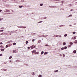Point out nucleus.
<instances>
[{"mask_svg": "<svg viewBox=\"0 0 77 77\" xmlns=\"http://www.w3.org/2000/svg\"><path fill=\"white\" fill-rule=\"evenodd\" d=\"M32 54H35L36 52V50H33L32 51H31Z\"/></svg>", "mask_w": 77, "mask_h": 77, "instance_id": "1", "label": "nucleus"}, {"mask_svg": "<svg viewBox=\"0 0 77 77\" xmlns=\"http://www.w3.org/2000/svg\"><path fill=\"white\" fill-rule=\"evenodd\" d=\"M35 46L34 45H32V46H30V48L31 49H33L35 48Z\"/></svg>", "mask_w": 77, "mask_h": 77, "instance_id": "2", "label": "nucleus"}, {"mask_svg": "<svg viewBox=\"0 0 77 77\" xmlns=\"http://www.w3.org/2000/svg\"><path fill=\"white\" fill-rule=\"evenodd\" d=\"M58 36H59V38H60V37H61L62 36H61L60 35L59 36V35H55L54 36V38H55L56 37H58Z\"/></svg>", "mask_w": 77, "mask_h": 77, "instance_id": "3", "label": "nucleus"}, {"mask_svg": "<svg viewBox=\"0 0 77 77\" xmlns=\"http://www.w3.org/2000/svg\"><path fill=\"white\" fill-rule=\"evenodd\" d=\"M17 49L15 48H14L13 50V52L14 53H17Z\"/></svg>", "mask_w": 77, "mask_h": 77, "instance_id": "4", "label": "nucleus"}, {"mask_svg": "<svg viewBox=\"0 0 77 77\" xmlns=\"http://www.w3.org/2000/svg\"><path fill=\"white\" fill-rule=\"evenodd\" d=\"M77 38V37L76 36H73L72 37V39H75Z\"/></svg>", "mask_w": 77, "mask_h": 77, "instance_id": "5", "label": "nucleus"}, {"mask_svg": "<svg viewBox=\"0 0 77 77\" xmlns=\"http://www.w3.org/2000/svg\"><path fill=\"white\" fill-rule=\"evenodd\" d=\"M5 11L7 12H9L11 11V10L8 9H5Z\"/></svg>", "mask_w": 77, "mask_h": 77, "instance_id": "6", "label": "nucleus"}, {"mask_svg": "<svg viewBox=\"0 0 77 77\" xmlns=\"http://www.w3.org/2000/svg\"><path fill=\"white\" fill-rule=\"evenodd\" d=\"M8 47H11V46H12V44H9L8 45Z\"/></svg>", "mask_w": 77, "mask_h": 77, "instance_id": "7", "label": "nucleus"}, {"mask_svg": "<svg viewBox=\"0 0 77 77\" xmlns=\"http://www.w3.org/2000/svg\"><path fill=\"white\" fill-rule=\"evenodd\" d=\"M69 44L71 46L73 44V43L72 42H70L69 43Z\"/></svg>", "mask_w": 77, "mask_h": 77, "instance_id": "8", "label": "nucleus"}, {"mask_svg": "<svg viewBox=\"0 0 77 77\" xmlns=\"http://www.w3.org/2000/svg\"><path fill=\"white\" fill-rule=\"evenodd\" d=\"M49 7H50V8H57V7L56 6H49Z\"/></svg>", "mask_w": 77, "mask_h": 77, "instance_id": "9", "label": "nucleus"}, {"mask_svg": "<svg viewBox=\"0 0 77 77\" xmlns=\"http://www.w3.org/2000/svg\"><path fill=\"white\" fill-rule=\"evenodd\" d=\"M22 28H23V29H26V26H21Z\"/></svg>", "mask_w": 77, "mask_h": 77, "instance_id": "10", "label": "nucleus"}, {"mask_svg": "<svg viewBox=\"0 0 77 77\" xmlns=\"http://www.w3.org/2000/svg\"><path fill=\"white\" fill-rule=\"evenodd\" d=\"M0 50L1 51H5V49H4L1 48V49Z\"/></svg>", "mask_w": 77, "mask_h": 77, "instance_id": "11", "label": "nucleus"}, {"mask_svg": "<svg viewBox=\"0 0 77 77\" xmlns=\"http://www.w3.org/2000/svg\"><path fill=\"white\" fill-rule=\"evenodd\" d=\"M74 43L76 44H77V40H75L74 42Z\"/></svg>", "mask_w": 77, "mask_h": 77, "instance_id": "12", "label": "nucleus"}, {"mask_svg": "<svg viewBox=\"0 0 77 77\" xmlns=\"http://www.w3.org/2000/svg\"><path fill=\"white\" fill-rule=\"evenodd\" d=\"M76 52H77V51H76L75 50H74L73 51V53L75 54V53H76Z\"/></svg>", "mask_w": 77, "mask_h": 77, "instance_id": "13", "label": "nucleus"}, {"mask_svg": "<svg viewBox=\"0 0 77 77\" xmlns=\"http://www.w3.org/2000/svg\"><path fill=\"white\" fill-rule=\"evenodd\" d=\"M67 36L68 34H66L64 35V37H66V36Z\"/></svg>", "mask_w": 77, "mask_h": 77, "instance_id": "14", "label": "nucleus"}, {"mask_svg": "<svg viewBox=\"0 0 77 77\" xmlns=\"http://www.w3.org/2000/svg\"><path fill=\"white\" fill-rule=\"evenodd\" d=\"M39 54V52L38 51H37V52H36L35 54Z\"/></svg>", "mask_w": 77, "mask_h": 77, "instance_id": "15", "label": "nucleus"}, {"mask_svg": "<svg viewBox=\"0 0 77 77\" xmlns=\"http://www.w3.org/2000/svg\"><path fill=\"white\" fill-rule=\"evenodd\" d=\"M12 42V41L11 40L10 41H8L7 42V43H10L11 42Z\"/></svg>", "mask_w": 77, "mask_h": 77, "instance_id": "16", "label": "nucleus"}, {"mask_svg": "<svg viewBox=\"0 0 77 77\" xmlns=\"http://www.w3.org/2000/svg\"><path fill=\"white\" fill-rule=\"evenodd\" d=\"M48 54V52H45L44 53V55H45L46 54Z\"/></svg>", "mask_w": 77, "mask_h": 77, "instance_id": "17", "label": "nucleus"}, {"mask_svg": "<svg viewBox=\"0 0 77 77\" xmlns=\"http://www.w3.org/2000/svg\"><path fill=\"white\" fill-rule=\"evenodd\" d=\"M12 56H10L9 57V59H12Z\"/></svg>", "mask_w": 77, "mask_h": 77, "instance_id": "18", "label": "nucleus"}, {"mask_svg": "<svg viewBox=\"0 0 77 77\" xmlns=\"http://www.w3.org/2000/svg\"><path fill=\"white\" fill-rule=\"evenodd\" d=\"M17 45V43L15 42L13 43V45Z\"/></svg>", "mask_w": 77, "mask_h": 77, "instance_id": "19", "label": "nucleus"}, {"mask_svg": "<svg viewBox=\"0 0 77 77\" xmlns=\"http://www.w3.org/2000/svg\"><path fill=\"white\" fill-rule=\"evenodd\" d=\"M5 33L4 32H2L0 34V35H5Z\"/></svg>", "mask_w": 77, "mask_h": 77, "instance_id": "20", "label": "nucleus"}, {"mask_svg": "<svg viewBox=\"0 0 77 77\" xmlns=\"http://www.w3.org/2000/svg\"><path fill=\"white\" fill-rule=\"evenodd\" d=\"M27 49H28L29 51L30 50V47H27Z\"/></svg>", "mask_w": 77, "mask_h": 77, "instance_id": "21", "label": "nucleus"}, {"mask_svg": "<svg viewBox=\"0 0 77 77\" xmlns=\"http://www.w3.org/2000/svg\"><path fill=\"white\" fill-rule=\"evenodd\" d=\"M54 72H58V70H54Z\"/></svg>", "mask_w": 77, "mask_h": 77, "instance_id": "22", "label": "nucleus"}, {"mask_svg": "<svg viewBox=\"0 0 77 77\" xmlns=\"http://www.w3.org/2000/svg\"><path fill=\"white\" fill-rule=\"evenodd\" d=\"M8 47H9V46H8V45H7L5 46V48H8Z\"/></svg>", "mask_w": 77, "mask_h": 77, "instance_id": "23", "label": "nucleus"}, {"mask_svg": "<svg viewBox=\"0 0 77 77\" xmlns=\"http://www.w3.org/2000/svg\"><path fill=\"white\" fill-rule=\"evenodd\" d=\"M44 51H42L41 52V55H42V54H44Z\"/></svg>", "mask_w": 77, "mask_h": 77, "instance_id": "24", "label": "nucleus"}, {"mask_svg": "<svg viewBox=\"0 0 77 77\" xmlns=\"http://www.w3.org/2000/svg\"><path fill=\"white\" fill-rule=\"evenodd\" d=\"M63 45H66V42H64L63 43Z\"/></svg>", "mask_w": 77, "mask_h": 77, "instance_id": "25", "label": "nucleus"}, {"mask_svg": "<svg viewBox=\"0 0 77 77\" xmlns=\"http://www.w3.org/2000/svg\"><path fill=\"white\" fill-rule=\"evenodd\" d=\"M64 47H62V48H61V50H64Z\"/></svg>", "mask_w": 77, "mask_h": 77, "instance_id": "26", "label": "nucleus"}, {"mask_svg": "<svg viewBox=\"0 0 77 77\" xmlns=\"http://www.w3.org/2000/svg\"><path fill=\"white\" fill-rule=\"evenodd\" d=\"M72 5H71V4H69V6H70V7H71L72 6Z\"/></svg>", "mask_w": 77, "mask_h": 77, "instance_id": "27", "label": "nucleus"}, {"mask_svg": "<svg viewBox=\"0 0 77 77\" xmlns=\"http://www.w3.org/2000/svg\"><path fill=\"white\" fill-rule=\"evenodd\" d=\"M63 26H64L62 25H60L59 26L60 27H63Z\"/></svg>", "mask_w": 77, "mask_h": 77, "instance_id": "28", "label": "nucleus"}, {"mask_svg": "<svg viewBox=\"0 0 77 77\" xmlns=\"http://www.w3.org/2000/svg\"><path fill=\"white\" fill-rule=\"evenodd\" d=\"M40 6H43V3H41L40 4Z\"/></svg>", "mask_w": 77, "mask_h": 77, "instance_id": "29", "label": "nucleus"}, {"mask_svg": "<svg viewBox=\"0 0 77 77\" xmlns=\"http://www.w3.org/2000/svg\"><path fill=\"white\" fill-rule=\"evenodd\" d=\"M3 31H4L3 30H0V32H3Z\"/></svg>", "mask_w": 77, "mask_h": 77, "instance_id": "30", "label": "nucleus"}, {"mask_svg": "<svg viewBox=\"0 0 77 77\" xmlns=\"http://www.w3.org/2000/svg\"><path fill=\"white\" fill-rule=\"evenodd\" d=\"M35 72H33L31 74H32V75H35Z\"/></svg>", "mask_w": 77, "mask_h": 77, "instance_id": "31", "label": "nucleus"}, {"mask_svg": "<svg viewBox=\"0 0 77 77\" xmlns=\"http://www.w3.org/2000/svg\"><path fill=\"white\" fill-rule=\"evenodd\" d=\"M41 42V40H39L38 41V43H40Z\"/></svg>", "mask_w": 77, "mask_h": 77, "instance_id": "32", "label": "nucleus"}, {"mask_svg": "<svg viewBox=\"0 0 77 77\" xmlns=\"http://www.w3.org/2000/svg\"><path fill=\"white\" fill-rule=\"evenodd\" d=\"M29 42V41H26V44H28V43Z\"/></svg>", "mask_w": 77, "mask_h": 77, "instance_id": "33", "label": "nucleus"}, {"mask_svg": "<svg viewBox=\"0 0 77 77\" xmlns=\"http://www.w3.org/2000/svg\"><path fill=\"white\" fill-rule=\"evenodd\" d=\"M67 48V47L66 46H65L64 48V49L65 50H66V49Z\"/></svg>", "mask_w": 77, "mask_h": 77, "instance_id": "34", "label": "nucleus"}, {"mask_svg": "<svg viewBox=\"0 0 77 77\" xmlns=\"http://www.w3.org/2000/svg\"><path fill=\"white\" fill-rule=\"evenodd\" d=\"M41 36H42V37H45V35H42Z\"/></svg>", "mask_w": 77, "mask_h": 77, "instance_id": "35", "label": "nucleus"}, {"mask_svg": "<svg viewBox=\"0 0 77 77\" xmlns=\"http://www.w3.org/2000/svg\"><path fill=\"white\" fill-rule=\"evenodd\" d=\"M23 7L21 6V5H20L19 6V8H22Z\"/></svg>", "mask_w": 77, "mask_h": 77, "instance_id": "36", "label": "nucleus"}, {"mask_svg": "<svg viewBox=\"0 0 77 77\" xmlns=\"http://www.w3.org/2000/svg\"><path fill=\"white\" fill-rule=\"evenodd\" d=\"M43 23V21H40L38 22V23Z\"/></svg>", "mask_w": 77, "mask_h": 77, "instance_id": "37", "label": "nucleus"}, {"mask_svg": "<svg viewBox=\"0 0 77 77\" xmlns=\"http://www.w3.org/2000/svg\"><path fill=\"white\" fill-rule=\"evenodd\" d=\"M72 17V14H70L68 16V17Z\"/></svg>", "mask_w": 77, "mask_h": 77, "instance_id": "38", "label": "nucleus"}, {"mask_svg": "<svg viewBox=\"0 0 77 77\" xmlns=\"http://www.w3.org/2000/svg\"><path fill=\"white\" fill-rule=\"evenodd\" d=\"M75 33H76V32L75 31L73 32H72L73 34H75Z\"/></svg>", "mask_w": 77, "mask_h": 77, "instance_id": "39", "label": "nucleus"}, {"mask_svg": "<svg viewBox=\"0 0 77 77\" xmlns=\"http://www.w3.org/2000/svg\"><path fill=\"white\" fill-rule=\"evenodd\" d=\"M38 77H42V75L41 74L39 75H38Z\"/></svg>", "mask_w": 77, "mask_h": 77, "instance_id": "40", "label": "nucleus"}, {"mask_svg": "<svg viewBox=\"0 0 77 77\" xmlns=\"http://www.w3.org/2000/svg\"><path fill=\"white\" fill-rule=\"evenodd\" d=\"M68 47L69 48V47H71V45H69Z\"/></svg>", "mask_w": 77, "mask_h": 77, "instance_id": "41", "label": "nucleus"}, {"mask_svg": "<svg viewBox=\"0 0 77 77\" xmlns=\"http://www.w3.org/2000/svg\"><path fill=\"white\" fill-rule=\"evenodd\" d=\"M45 47H47L48 46H49V45H48L46 44V45H45Z\"/></svg>", "mask_w": 77, "mask_h": 77, "instance_id": "42", "label": "nucleus"}, {"mask_svg": "<svg viewBox=\"0 0 77 77\" xmlns=\"http://www.w3.org/2000/svg\"><path fill=\"white\" fill-rule=\"evenodd\" d=\"M19 61H20V60H17L16 61V62H19Z\"/></svg>", "mask_w": 77, "mask_h": 77, "instance_id": "43", "label": "nucleus"}, {"mask_svg": "<svg viewBox=\"0 0 77 77\" xmlns=\"http://www.w3.org/2000/svg\"><path fill=\"white\" fill-rule=\"evenodd\" d=\"M3 18H2L1 19L0 18V21H2V20H3Z\"/></svg>", "mask_w": 77, "mask_h": 77, "instance_id": "44", "label": "nucleus"}, {"mask_svg": "<svg viewBox=\"0 0 77 77\" xmlns=\"http://www.w3.org/2000/svg\"><path fill=\"white\" fill-rule=\"evenodd\" d=\"M64 2H65V1H62L61 2L62 3H64Z\"/></svg>", "mask_w": 77, "mask_h": 77, "instance_id": "45", "label": "nucleus"}, {"mask_svg": "<svg viewBox=\"0 0 77 77\" xmlns=\"http://www.w3.org/2000/svg\"><path fill=\"white\" fill-rule=\"evenodd\" d=\"M32 42H34L35 41V39H33L32 40Z\"/></svg>", "mask_w": 77, "mask_h": 77, "instance_id": "46", "label": "nucleus"}, {"mask_svg": "<svg viewBox=\"0 0 77 77\" xmlns=\"http://www.w3.org/2000/svg\"><path fill=\"white\" fill-rule=\"evenodd\" d=\"M0 48H3V45H2L1 46H0Z\"/></svg>", "mask_w": 77, "mask_h": 77, "instance_id": "47", "label": "nucleus"}, {"mask_svg": "<svg viewBox=\"0 0 77 77\" xmlns=\"http://www.w3.org/2000/svg\"><path fill=\"white\" fill-rule=\"evenodd\" d=\"M32 34L33 35H36V33H32Z\"/></svg>", "mask_w": 77, "mask_h": 77, "instance_id": "48", "label": "nucleus"}, {"mask_svg": "<svg viewBox=\"0 0 77 77\" xmlns=\"http://www.w3.org/2000/svg\"><path fill=\"white\" fill-rule=\"evenodd\" d=\"M3 56V54H0V56Z\"/></svg>", "mask_w": 77, "mask_h": 77, "instance_id": "49", "label": "nucleus"}, {"mask_svg": "<svg viewBox=\"0 0 77 77\" xmlns=\"http://www.w3.org/2000/svg\"><path fill=\"white\" fill-rule=\"evenodd\" d=\"M7 69H4V71H7Z\"/></svg>", "mask_w": 77, "mask_h": 77, "instance_id": "50", "label": "nucleus"}, {"mask_svg": "<svg viewBox=\"0 0 77 77\" xmlns=\"http://www.w3.org/2000/svg\"><path fill=\"white\" fill-rule=\"evenodd\" d=\"M2 44H3V43H2V42L0 43V45H2Z\"/></svg>", "mask_w": 77, "mask_h": 77, "instance_id": "51", "label": "nucleus"}, {"mask_svg": "<svg viewBox=\"0 0 77 77\" xmlns=\"http://www.w3.org/2000/svg\"><path fill=\"white\" fill-rule=\"evenodd\" d=\"M41 35H40L38 36L39 37H41V38L42 37V36H41Z\"/></svg>", "mask_w": 77, "mask_h": 77, "instance_id": "52", "label": "nucleus"}, {"mask_svg": "<svg viewBox=\"0 0 77 77\" xmlns=\"http://www.w3.org/2000/svg\"><path fill=\"white\" fill-rule=\"evenodd\" d=\"M7 1H5V0H3V2H7Z\"/></svg>", "mask_w": 77, "mask_h": 77, "instance_id": "53", "label": "nucleus"}, {"mask_svg": "<svg viewBox=\"0 0 77 77\" xmlns=\"http://www.w3.org/2000/svg\"><path fill=\"white\" fill-rule=\"evenodd\" d=\"M63 57H64L65 56V54H63Z\"/></svg>", "mask_w": 77, "mask_h": 77, "instance_id": "54", "label": "nucleus"}, {"mask_svg": "<svg viewBox=\"0 0 77 77\" xmlns=\"http://www.w3.org/2000/svg\"><path fill=\"white\" fill-rule=\"evenodd\" d=\"M7 14H11V13H7Z\"/></svg>", "mask_w": 77, "mask_h": 77, "instance_id": "55", "label": "nucleus"}, {"mask_svg": "<svg viewBox=\"0 0 77 77\" xmlns=\"http://www.w3.org/2000/svg\"><path fill=\"white\" fill-rule=\"evenodd\" d=\"M18 27H19V28H22L21 26H18Z\"/></svg>", "mask_w": 77, "mask_h": 77, "instance_id": "56", "label": "nucleus"}, {"mask_svg": "<svg viewBox=\"0 0 77 77\" xmlns=\"http://www.w3.org/2000/svg\"><path fill=\"white\" fill-rule=\"evenodd\" d=\"M48 35H45V37H47V36H48Z\"/></svg>", "mask_w": 77, "mask_h": 77, "instance_id": "57", "label": "nucleus"}, {"mask_svg": "<svg viewBox=\"0 0 77 77\" xmlns=\"http://www.w3.org/2000/svg\"><path fill=\"white\" fill-rule=\"evenodd\" d=\"M44 20H45V19H47V17H45L44 18Z\"/></svg>", "mask_w": 77, "mask_h": 77, "instance_id": "58", "label": "nucleus"}, {"mask_svg": "<svg viewBox=\"0 0 77 77\" xmlns=\"http://www.w3.org/2000/svg\"><path fill=\"white\" fill-rule=\"evenodd\" d=\"M25 65H26V66H28V64H25Z\"/></svg>", "mask_w": 77, "mask_h": 77, "instance_id": "59", "label": "nucleus"}, {"mask_svg": "<svg viewBox=\"0 0 77 77\" xmlns=\"http://www.w3.org/2000/svg\"><path fill=\"white\" fill-rule=\"evenodd\" d=\"M4 29V27H3L1 28V29Z\"/></svg>", "mask_w": 77, "mask_h": 77, "instance_id": "60", "label": "nucleus"}, {"mask_svg": "<svg viewBox=\"0 0 77 77\" xmlns=\"http://www.w3.org/2000/svg\"><path fill=\"white\" fill-rule=\"evenodd\" d=\"M70 11H74V10L72 9H71L70 10Z\"/></svg>", "mask_w": 77, "mask_h": 77, "instance_id": "61", "label": "nucleus"}, {"mask_svg": "<svg viewBox=\"0 0 77 77\" xmlns=\"http://www.w3.org/2000/svg\"><path fill=\"white\" fill-rule=\"evenodd\" d=\"M2 11V10L0 9V12Z\"/></svg>", "mask_w": 77, "mask_h": 77, "instance_id": "62", "label": "nucleus"}, {"mask_svg": "<svg viewBox=\"0 0 77 77\" xmlns=\"http://www.w3.org/2000/svg\"><path fill=\"white\" fill-rule=\"evenodd\" d=\"M1 70H2V71H4V69H1Z\"/></svg>", "mask_w": 77, "mask_h": 77, "instance_id": "63", "label": "nucleus"}, {"mask_svg": "<svg viewBox=\"0 0 77 77\" xmlns=\"http://www.w3.org/2000/svg\"><path fill=\"white\" fill-rule=\"evenodd\" d=\"M62 56L61 54H60V56Z\"/></svg>", "mask_w": 77, "mask_h": 77, "instance_id": "64", "label": "nucleus"}]
</instances>
